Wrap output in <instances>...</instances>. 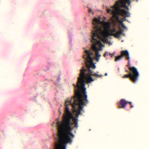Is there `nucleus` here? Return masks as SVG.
I'll return each mask as SVG.
<instances>
[{"label":"nucleus","instance_id":"1a4fd4ad","mask_svg":"<svg viewBox=\"0 0 149 149\" xmlns=\"http://www.w3.org/2000/svg\"><path fill=\"white\" fill-rule=\"evenodd\" d=\"M121 31H117V30L114 29L112 30H110L109 31V34L110 36H113L116 38H119L120 37V36L122 34Z\"/></svg>","mask_w":149,"mask_h":149},{"label":"nucleus","instance_id":"bb28decb","mask_svg":"<svg viewBox=\"0 0 149 149\" xmlns=\"http://www.w3.org/2000/svg\"><path fill=\"white\" fill-rule=\"evenodd\" d=\"M83 57H84V58H85V59H86V57H85V56H83Z\"/></svg>","mask_w":149,"mask_h":149},{"label":"nucleus","instance_id":"f03ea898","mask_svg":"<svg viewBox=\"0 0 149 149\" xmlns=\"http://www.w3.org/2000/svg\"><path fill=\"white\" fill-rule=\"evenodd\" d=\"M84 52L87 56L88 61L90 64L89 65L86 63L87 69H85L84 67L83 66L80 70L81 77L80 80H81L82 84L83 86L84 85V82L83 81H84V79H86V83L89 84L94 81L95 80V78H93L92 76L96 77H101L103 76L102 75H99L95 73H94L93 70L91 69V68L94 69L96 68L95 65L93 63V58L91 57V56L93 55V52L91 50L88 51L87 50H85Z\"/></svg>","mask_w":149,"mask_h":149},{"label":"nucleus","instance_id":"423d86ee","mask_svg":"<svg viewBox=\"0 0 149 149\" xmlns=\"http://www.w3.org/2000/svg\"><path fill=\"white\" fill-rule=\"evenodd\" d=\"M80 77L79 78L78 81L77 82V86H76L75 84H73V85L74 87V92L75 95L73 97L71 100H73L74 99H75L76 98V94L77 93H80L81 95L82 96V98L85 97V94H84V91H85V94L86 95V88L85 87V84L84 83H86V79H84V81H83L84 82V86L82 84L81 80H80L81 78V73L80 74Z\"/></svg>","mask_w":149,"mask_h":149},{"label":"nucleus","instance_id":"4be33fe9","mask_svg":"<svg viewBox=\"0 0 149 149\" xmlns=\"http://www.w3.org/2000/svg\"><path fill=\"white\" fill-rule=\"evenodd\" d=\"M96 59L97 61H98L99 60V58H96Z\"/></svg>","mask_w":149,"mask_h":149},{"label":"nucleus","instance_id":"dca6fc26","mask_svg":"<svg viewBox=\"0 0 149 149\" xmlns=\"http://www.w3.org/2000/svg\"><path fill=\"white\" fill-rule=\"evenodd\" d=\"M122 58V57L121 55L118 56L117 57H116L115 59V61L116 62L117 61H119Z\"/></svg>","mask_w":149,"mask_h":149},{"label":"nucleus","instance_id":"20e7f679","mask_svg":"<svg viewBox=\"0 0 149 149\" xmlns=\"http://www.w3.org/2000/svg\"><path fill=\"white\" fill-rule=\"evenodd\" d=\"M93 24L94 28L92 33H109L111 28L110 22H106L104 20L102 22L100 19L95 18L93 20Z\"/></svg>","mask_w":149,"mask_h":149},{"label":"nucleus","instance_id":"f8f14e48","mask_svg":"<svg viewBox=\"0 0 149 149\" xmlns=\"http://www.w3.org/2000/svg\"><path fill=\"white\" fill-rule=\"evenodd\" d=\"M119 12L120 14L125 17H129L130 16V13L128 12H127L124 9H120Z\"/></svg>","mask_w":149,"mask_h":149},{"label":"nucleus","instance_id":"6e6552de","mask_svg":"<svg viewBox=\"0 0 149 149\" xmlns=\"http://www.w3.org/2000/svg\"><path fill=\"white\" fill-rule=\"evenodd\" d=\"M120 7V5L118 1L116 2L115 6L112 7L111 8V9H109L108 8H107V12L108 13H111L112 14H115V11L114 9H115L116 10H119Z\"/></svg>","mask_w":149,"mask_h":149},{"label":"nucleus","instance_id":"9b49d317","mask_svg":"<svg viewBox=\"0 0 149 149\" xmlns=\"http://www.w3.org/2000/svg\"><path fill=\"white\" fill-rule=\"evenodd\" d=\"M121 55L122 57L125 56L127 60L129 61L130 60L129 52L127 50H122L121 52Z\"/></svg>","mask_w":149,"mask_h":149},{"label":"nucleus","instance_id":"9d476101","mask_svg":"<svg viewBox=\"0 0 149 149\" xmlns=\"http://www.w3.org/2000/svg\"><path fill=\"white\" fill-rule=\"evenodd\" d=\"M92 43L91 47L92 48L93 51H95L96 58H99L100 57L101 55L99 54V52L98 51V48L96 46L97 45L94 44L93 43Z\"/></svg>","mask_w":149,"mask_h":149},{"label":"nucleus","instance_id":"cd10ccee","mask_svg":"<svg viewBox=\"0 0 149 149\" xmlns=\"http://www.w3.org/2000/svg\"><path fill=\"white\" fill-rule=\"evenodd\" d=\"M131 106V108H132L133 107V106L132 105H130Z\"/></svg>","mask_w":149,"mask_h":149},{"label":"nucleus","instance_id":"39448f33","mask_svg":"<svg viewBox=\"0 0 149 149\" xmlns=\"http://www.w3.org/2000/svg\"><path fill=\"white\" fill-rule=\"evenodd\" d=\"M92 36L91 42L96 45H98L101 46H103L101 42L98 40H102L103 38V40L105 42L108 41L107 37L110 36L109 33L107 34L102 33H92Z\"/></svg>","mask_w":149,"mask_h":149},{"label":"nucleus","instance_id":"2eb2a0df","mask_svg":"<svg viewBox=\"0 0 149 149\" xmlns=\"http://www.w3.org/2000/svg\"><path fill=\"white\" fill-rule=\"evenodd\" d=\"M74 123V127L76 128L78 127V120L77 118H74L73 119Z\"/></svg>","mask_w":149,"mask_h":149},{"label":"nucleus","instance_id":"412c9836","mask_svg":"<svg viewBox=\"0 0 149 149\" xmlns=\"http://www.w3.org/2000/svg\"><path fill=\"white\" fill-rule=\"evenodd\" d=\"M109 54L110 56H111V57H112L113 56V54H111V53H109Z\"/></svg>","mask_w":149,"mask_h":149},{"label":"nucleus","instance_id":"c85d7f7f","mask_svg":"<svg viewBox=\"0 0 149 149\" xmlns=\"http://www.w3.org/2000/svg\"><path fill=\"white\" fill-rule=\"evenodd\" d=\"M107 73H106L105 74V76H107Z\"/></svg>","mask_w":149,"mask_h":149},{"label":"nucleus","instance_id":"4468645a","mask_svg":"<svg viewBox=\"0 0 149 149\" xmlns=\"http://www.w3.org/2000/svg\"><path fill=\"white\" fill-rule=\"evenodd\" d=\"M121 1V5H122V6L123 7H124V8H126V9L128 11L129 9L128 6H127V5H126V1Z\"/></svg>","mask_w":149,"mask_h":149},{"label":"nucleus","instance_id":"5701e85b","mask_svg":"<svg viewBox=\"0 0 149 149\" xmlns=\"http://www.w3.org/2000/svg\"><path fill=\"white\" fill-rule=\"evenodd\" d=\"M125 71L126 72H127V73H129V71L128 70H125Z\"/></svg>","mask_w":149,"mask_h":149},{"label":"nucleus","instance_id":"ddd939ff","mask_svg":"<svg viewBox=\"0 0 149 149\" xmlns=\"http://www.w3.org/2000/svg\"><path fill=\"white\" fill-rule=\"evenodd\" d=\"M120 105L119 106V108H125L127 105V102L124 99H121L119 102Z\"/></svg>","mask_w":149,"mask_h":149},{"label":"nucleus","instance_id":"7c9ffc66","mask_svg":"<svg viewBox=\"0 0 149 149\" xmlns=\"http://www.w3.org/2000/svg\"><path fill=\"white\" fill-rule=\"evenodd\" d=\"M117 18H118V17L117 16Z\"/></svg>","mask_w":149,"mask_h":149},{"label":"nucleus","instance_id":"aec40b11","mask_svg":"<svg viewBox=\"0 0 149 149\" xmlns=\"http://www.w3.org/2000/svg\"><path fill=\"white\" fill-rule=\"evenodd\" d=\"M108 52H107L106 53H105L104 54V56L105 57L106 56H107L108 55Z\"/></svg>","mask_w":149,"mask_h":149},{"label":"nucleus","instance_id":"0eeeda50","mask_svg":"<svg viewBox=\"0 0 149 149\" xmlns=\"http://www.w3.org/2000/svg\"><path fill=\"white\" fill-rule=\"evenodd\" d=\"M129 69L130 73L129 75L125 74L122 77L123 78L129 77L131 80L134 82L137 81L139 77V73L137 69L134 67H130Z\"/></svg>","mask_w":149,"mask_h":149},{"label":"nucleus","instance_id":"7ed1b4c3","mask_svg":"<svg viewBox=\"0 0 149 149\" xmlns=\"http://www.w3.org/2000/svg\"><path fill=\"white\" fill-rule=\"evenodd\" d=\"M85 91H84V98H82V96L80 93H79L76 94L75 99H74L73 100H70L69 101H65V104L67 102V104L68 105L69 110V108L68 103H69L71 105L74 109L77 111V115H79L81 114V111L83 110L84 107L86 106L88 102V100L87 99V95L85 94ZM65 106L66 107L65 104ZM65 108L66 107H65Z\"/></svg>","mask_w":149,"mask_h":149},{"label":"nucleus","instance_id":"a211bd4d","mask_svg":"<svg viewBox=\"0 0 149 149\" xmlns=\"http://www.w3.org/2000/svg\"><path fill=\"white\" fill-rule=\"evenodd\" d=\"M123 21H124V20H122V22H121V24H122V26H123V27H124V28H126V26L124 24V23H122V22H123Z\"/></svg>","mask_w":149,"mask_h":149},{"label":"nucleus","instance_id":"c756f323","mask_svg":"<svg viewBox=\"0 0 149 149\" xmlns=\"http://www.w3.org/2000/svg\"><path fill=\"white\" fill-rule=\"evenodd\" d=\"M99 73V72H97L96 73H97V74H98Z\"/></svg>","mask_w":149,"mask_h":149},{"label":"nucleus","instance_id":"a878e982","mask_svg":"<svg viewBox=\"0 0 149 149\" xmlns=\"http://www.w3.org/2000/svg\"><path fill=\"white\" fill-rule=\"evenodd\" d=\"M79 116V115H77V114H76V116L77 117H78Z\"/></svg>","mask_w":149,"mask_h":149},{"label":"nucleus","instance_id":"f3484780","mask_svg":"<svg viewBox=\"0 0 149 149\" xmlns=\"http://www.w3.org/2000/svg\"><path fill=\"white\" fill-rule=\"evenodd\" d=\"M88 11L89 13H92V14H93V13L92 11V10L91 9L89 8L88 9Z\"/></svg>","mask_w":149,"mask_h":149},{"label":"nucleus","instance_id":"f257e3e1","mask_svg":"<svg viewBox=\"0 0 149 149\" xmlns=\"http://www.w3.org/2000/svg\"><path fill=\"white\" fill-rule=\"evenodd\" d=\"M65 105V114L64 115L63 121L62 123L58 121L57 123L60 140L57 137L56 138L55 149H65V146L63 143L71 142L74 136L71 132L73 128L71 126V118L73 117V115L69 110L67 102Z\"/></svg>","mask_w":149,"mask_h":149},{"label":"nucleus","instance_id":"b1692460","mask_svg":"<svg viewBox=\"0 0 149 149\" xmlns=\"http://www.w3.org/2000/svg\"><path fill=\"white\" fill-rule=\"evenodd\" d=\"M129 103L130 105H132V103L131 102H130Z\"/></svg>","mask_w":149,"mask_h":149},{"label":"nucleus","instance_id":"6ab92c4d","mask_svg":"<svg viewBox=\"0 0 149 149\" xmlns=\"http://www.w3.org/2000/svg\"><path fill=\"white\" fill-rule=\"evenodd\" d=\"M126 1V2H127L128 4V5H130V4L131 2L130 1Z\"/></svg>","mask_w":149,"mask_h":149},{"label":"nucleus","instance_id":"393cba45","mask_svg":"<svg viewBox=\"0 0 149 149\" xmlns=\"http://www.w3.org/2000/svg\"><path fill=\"white\" fill-rule=\"evenodd\" d=\"M98 49V51H99V50H102V49H101V48H100L99 49Z\"/></svg>","mask_w":149,"mask_h":149}]
</instances>
